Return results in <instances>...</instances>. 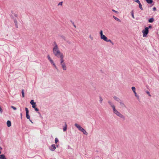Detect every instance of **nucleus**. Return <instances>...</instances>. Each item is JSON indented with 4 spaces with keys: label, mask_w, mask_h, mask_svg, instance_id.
<instances>
[{
    "label": "nucleus",
    "mask_w": 159,
    "mask_h": 159,
    "mask_svg": "<svg viewBox=\"0 0 159 159\" xmlns=\"http://www.w3.org/2000/svg\"><path fill=\"white\" fill-rule=\"evenodd\" d=\"M108 104L112 108L113 112L114 114L123 119H125V116L119 112L116 108L115 106L111 101H108Z\"/></svg>",
    "instance_id": "1"
},
{
    "label": "nucleus",
    "mask_w": 159,
    "mask_h": 159,
    "mask_svg": "<svg viewBox=\"0 0 159 159\" xmlns=\"http://www.w3.org/2000/svg\"><path fill=\"white\" fill-rule=\"evenodd\" d=\"M52 51L54 56L57 57L63 54L60 51L58 46L55 42H54L52 44Z\"/></svg>",
    "instance_id": "2"
},
{
    "label": "nucleus",
    "mask_w": 159,
    "mask_h": 159,
    "mask_svg": "<svg viewBox=\"0 0 159 159\" xmlns=\"http://www.w3.org/2000/svg\"><path fill=\"white\" fill-rule=\"evenodd\" d=\"M99 34L101 39L103 40L106 42H109L112 45L114 44L113 43L111 40L108 39V38L104 35L103 34V31L102 30H100Z\"/></svg>",
    "instance_id": "3"
},
{
    "label": "nucleus",
    "mask_w": 159,
    "mask_h": 159,
    "mask_svg": "<svg viewBox=\"0 0 159 159\" xmlns=\"http://www.w3.org/2000/svg\"><path fill=\"white\" fill-rule=\"evenodd\" d=\"M47 57L48 59V60L49 61L50 63L53 66V67H54L56 69H57V66H56V64L53 61L51 58L50 55H48L47 56Z\"/></svg>",
    "instance_id": "4"
},
{
    "label": "nucleus",
    "mask_w": 159,
    "mask_h": 159,
    "mask_svg": "<svg viewBox=\"0 0 159 159\" xmlns=\"http://www.w3.org/2000/svg\"><path fill=\"white\" fill-rule=\"evenodd\" d=\"M149 32L148 30V28L147 27H146L145 28V29L143 30L142 31V32L143 33V36L144 37H146L147 34H148Z\"/></svg>",
    "instance_id": "5"
},
{
    "label": "nucleus",
    "mask_w": 159,
    "mask_h": 159,
    "mask_svg": "<svg viewBox=\"0 0 159 159\" xmlns=\"http://www.w3.org/2000/svg\"><path fill=\"white\" fill-rule=\"evenodd\" d=\"M64 56L63 54L59 55L58 58H60V64H62L65 63L64 62Z\"/></svg>",
    "instance_id": "6"
},
{
    "label": "nucleus",
    "mask_w": 159,
    "mask_h": 159,
    "mask_svg": "<svg viewBox=\"0 0 159 159\" xmlns=\"http://www.w3.org/2000/svg\"><path fill=\"white\" fill-rule=\"evenodd\" d=\"M56 146L54 144H52L51 146L49 147V149L51 151H54L56 149Z\"/></svg>",
    "instance_id": "7"
},
{
    "label": "nucleus",
    "mask_w": 159,
    "mask_h": 159,
    "mask_svg": "<svg viewBox=\"0 0 159 159\" xmlns=\"http://www.w3.org/2000/svg\"><path fill=\"white\" fill-rule=\"evenodd\" d=\"M75 126L80 131H81V130H82L83 129V128L81 126V125L77 123H75Z\"/></svg>",
    "instance_id": "8"
},
{
    "label": "nucleus",
    "mask_w": 159,
    "mask_h": 159,
    "mask_svg": "<svg viewBox=\"0 0 159 159\" xmlns=\"http://www.w3.org/2000/svg\"><path fill=\"white\" fill-rule=\"evenodd\" d=\"M61 67L64 70H66L67 69V67L65 63L60 64Z\"/></svg>",
    "instance_id": "9"
},
{
    "label": "nucleus",
    "mask_w": 159,
    "mask_h": 159,
    "mask_svg": "<svg viewBox=\"0 0 159 159\" xmlns=\"http://www.w3.org/2000/svg\"><path fill=\"white\" fill-rule=\"evenodd\" d=\"M120 106L122 108H125L126 107V106L124 103L122 101H120Z\"/></svg>",
    "instance_id": "10"
},
{
    "label": "nucleus",
    "mask_w": 159,
    "mask_h": 159,
    "mask_svg": "<svg viewBox=\"0 0 159 159\" xmlns=\"http://www.w3.org/2000/svg\"><path fill=\"white\" fill-rule=\"evenodd\" d=\"M114 99L117 102H119L120 101V98L116 96L113 97Z\"/></svg>",
    "instance_id": "11"
},
{
    "label": "nucleus",
    "mask_w": 159,
    "mask_h": 159,
    "mask_svg": "<svg viewBox=\"0 0 159 159\" xmlns=\"http://www.w3.org/2000/svg\"><path fill=\"white\" fill-rule=\"evenodd\" d=\"M81 131L84 134L86 135H87V132L84 128L82 130H81Z\"/></svg>",
    "instance_id": "12"
},
{
    "label": "nucleus",
    "mask_w": 159,
    "mask_h": 159,
    "mask_svg": "<svg viewBox=\"0 0 159 159\" xmlns=\"http://www.w3.org/2000/svg\"><path fill=\"white\" fill-rule=\"evenodd\" d=\"M103 99L102 97L101 96L99 97V102L100 104H102V102Z\"/></svg>",
    "instance_id": "13"
},
{
    "label": "nucleus",
    "mask_w": 159,
    "mask_h": 159,
    "mask_svg": "<svg viewBox=\"0 0 159 159\" xmlns=\"http://www.w3.org/2000/svg\"><path fill=\"white\" fill-rule=\"evenodd\" d=\"M7 125L8 127H10L11 125V122L10 120H8L7 123Z\"/></svg>",
    "instance_id": "14"
},
{
    "label": "nucleus",
    "mask_w": 159,
    "mask_h": 159,
    "mask_svg": "<svg viewBox=\"0 0 159 159\" xmlns=\"http://www.w3.org/2000/svg\"><path fill=\"white\" fill-rule=\"evenodd\" d=\"M113 17L116 20H117V21H118V22H121V20H120L118 18L116 17V16H113Z\"/></svg>",
    "instance_id": "15"
},
{
    "label": "nucleus",
    "mask_w": 159,
    "mask_h": 159,
    "mask_svg": "<svg viewBox=\"0 0 159 159\" xmlns=\"http://www.w3.org/2000/svg\"><path fill=\"white\" fill-rule=\"evenodd\" d=\"M67 130V125L66 123H65V126L63 127V130L64 131H65Z\"/></svg>",
    "instance_id": "16"
},
{
    "label": "nucleus",
    "mask_w": 159,
    "mask_h": 159,
    "mask_svg": "<svg viewBox=\"0 0 159 159\" xmlns=\"http://www.w3.org/2000/svg\"><path fill=\"white\" fill-rule=\"evenodd\" d=\"M0 159H6L5 155L4 154L0 155Z\"/></svg>",
    "instance_id": "17"
},
{
    "label": "nucleus",
    "mask_w": 159,
    "mask_h": 159,
    "mask_svg": "<svg viewBox=\"0 0 159 159\" xmlns=\"http://www.w3.org/2000/svg\"><path fill=\"white\" fill-rule=\"evenodd\" d=\"M154 19L152 18L148 20V22L150 23H152L154 21Z\"/></svg>",
    "instance_id": "18"
},
{
    "label": "nucleus",
    "mask_w": 159,
    "mask_h": 159,
    "mask_svg": "<svg viewBox=\"0 0 159 159\" xmlns=\"http://www.w3.org/2000/svg\"><path fill=\"white\" fill-rule=\"evenodd\" d=\"M30 103L32 105H35L36 103L34 102V101L33 100H31L30 102Z\"/></svg>",
    "instance_id": "19"
},
{
    "label": "nucleus",
    "mask_w": 159,
    "mask_h": 159,
    "mask_svg": "<svg viewBox=\"0 0 159 159\" xmlns=\"http://www.w3.org/2000/svg\"><path fill=\"white\" fill-rule=\"evenodd\" d=\"M146 1L149 4H151L153 2L152 0H146Z\"/></svg>",
    "instance_id": "20"
},
{
    "label": "nucleus",
    "mask_w": 159,
    "mask_h": 159,
    "mask_svg": "<svg viewBox=\"0 0 159 159\" xmlns=\"http://www.w3.org/2000/svg\"><path fill=\"white\" fill-rule=\"evenodd\" d=\"M89 39L91 40H93V37L92 36V35L91 34H90L89 35Z\"/></svg>",
    "instance_id": "21"
},
{
    "label": "nucleus",
    "mask_w": 159,
    "mask_h": 159,
    "mask_svg": "<svg viewBox=\"0 0 159 159\" xmlns=\"http://www.w3.org/2000/svg\"><path fill=\"white\" fill-rule=\"evenodd\" d=\"M135 96L137 98H139V95L137 94V93H136V91L134 92Z\"/></svg>",
    "instance_id": "22"
},
{
    "label": "nucleus",
    "mask_w": 159,
    "mask_h": 159,
    "mask_svg": "<svg viewBox=\"0 0 159 159\" xmlns=\"http://www.w3.org/2000/svg\"><path fill=\"white\" fill-rule=\"evenodd\" d=\"M59 141L58 139L57 138H56L55 139V143L56 144H57Z\"/></svg>",
    "instance_id": "23"
},
{
    "label": "nucleus",
    "mask_w": 159,
    "mask_h": 159,
    "mask_svg": "<svg viewBox=\"0 0 159 159\" xmlns=\"http://www.w3.org/2000/svg\"><path fill=\"white\" fill-rule=\"evenodd\" d=\"M21 93L22 95V96L23 98H24L25 97V95H24V90L23 89H22L21 91Z\"/></svg>",
    "instance_id": "24"
},
{
    "label": "nucleus",
    "mask_w": 159,
    "mask_h": 159,
    "mask_svg": "<svg viewBox=\"0 0 159 159\" xmlns=\"http://www.w3.org/2000/svg\"><path fill=\"white\" fill-rule=\"evenodd\" d=\"M132 90L133 91V92H135L136 89L134 87H132L131 88Z\"/></svg>",
    "instance_id": "25"
},
{
    "label": "nucleus",
    "mask_w": 159,
    "mask_h": 159,
    "mask_svg": "<svg viewBox=\"0 0 159 159\" xmlns=\"http://www.w3.org/2000/svg\"><path fill=\"white\" fill-rule=\"evenodd\" d=\"M139 8L141 10H143V7H142V4H141V3H139Z\"/></svg>",
    "instance_id": "26"
},
{
    "label": "nucleus",
    "mask_w": 159,
    "mask_h": 159,
    "mask_svg": "<svg viewBox=\"0 0 159 159\" xmlns=\"http://www.w3.org/2000/svg\"><path fill=\"white\" fill-rule=\"evenodd\" d=\"M25 110L26 112V114H29V110L27 107L25 108Z\"/></svg>",
    "instance_id": "27"
},
{
    "label": "nucleus",
    "mask_w": 159,
    "mask_h": 159,
    "mask_svg": "<svg viewBox=\"0 0 159 159\" xmlns=\"http://www.w3.org/2000/svg\"><path fill=\"white\" fill-rule=\"evenodd\" d=\"M131 15H132V17L133 18H134V12H133V11H131Z\"/></svg>",
    "instance_id": "28"
},
{
    "label": "nucleus",
    "mask_w": 159,
    "mask_h": 159,
    "mask_svg": "<svg viewBox=\"0 0 159 159\" xmlns=\"http://www.w3.org/2000/svg\"><path fill=\"white\" fill-rule=\"evenodd\" d=\"M26 117L28 119H30V116L29 115V114H26Z\"/></svg>",
    "instance_id": "29"
},
{
    "label": "nucleus",
    "mask_w": 159,
    "mask_h": 159,
    "mask_svg": "<svg viewBox=\"0 0 159 159\" xmlns=\"http://www.w3.org/2000/svg\"><path fill=\"white\" fill-rule=\"evenodd\" d=\"M11 107L14 110H16L17 108L13 106H11Z\"/></svg>",
    "instance_id": "30"
},
{
    "label": "nucleus",
    "mask_w": 159,
    "mask_h": 159,
    "mask_svg": "<svg viewBox=\"0 0 159 159\" xmlns=\"http://www.w3.org/2000/svg\"><path fill=\"white\" fill-rule=\"evenodd\" d=\"M146 92L148 95L150 97L151 96L149 91H147Z\"/></svg>",
    "instance_id": "31"
},
{
    "label": "nucleus",
    "mask_w": 159,
    "mask_h": 159,
    "mask_svg": "<svg viewBox=\"0 0 159 159\" xmlns=\"http://www.w3.org/2000/svg\"><path fill=\"white\" fill-rule=\"evenodd\" d=\"M112 11L113 12H115V13H116L117 14H118V13H119V12H118V11H116L115 10H114V9H112Z\"/></svg>",
    "instance_id": "32"
},
{
    "label": "nucleus",
    "mask_w": 159,
    "mask_h": 159,
    "mask_svg": "<svg viewBox=\"0 0 159 159\" xmlns=\"http://www.w3.org/2000/svg\"><path fill=\"white\" fill-rule=\"evenodd\" d=\"M134 1L137 3H138V4H139L140 3V2L139 0H135Z\"/></svg>",
    "instance_id": "33"
},
{
    "label": "nucleus",
    "mask_w": 159,
    "mask_h": 159,
    "mask_svg": "<svg viewBox=\"0 0 159 159\" xmlns=\"http://www.w3.org/2000/svg\"><path fill=\"white\" fill-rule=\"evenodd\" d=\"M62 2H60L58 4V5H61V6H62Z\"/></svg>",
    "instance_id": "34"
},
{
    "label": "nucleus",
    "mask_w": 159,
    "mask_h": 159,
    "mask_svg": "<svg viewBox=\"0 0 159 159\" xmlns=\"http://www.w3.org/2000/svg\"><path fill=\"white\" fill-rule=\"evenodd\" d=\"M0 112L1 113H2V110L0 107Z\"/></svg>",
    "instance_id": "35"
},
{
    "label": "nucleus",
    "mask_w": 159,
    "mask_h": 159,
    "mask_svg": "<svg viewBox=\"0 0 159 159\" xmlns=\"http://www.w3.org/2000/svg\"><path fill=\"white\" fill-rule=\"evenodd\" d=\"M34 109H35V111H39V109L38 108H37L36 107V108H34Z\"/></svg>",
    "instance_id": "36"
},
{
    "label": "nucleus",
    "mask_w": 159,
    "mask_h": 159,
    "mask_svg": "<svg viewBox=\"0 0 159 159\" xmlns=\"http://www.w3.org/2000/svg\"><path fill=\"white\" fill-rule=\"evenodd\" d=\"M32 107L33 108H36V105H32Z\"/></svg>",
    "instance_id": "37"
},
{
    "label": "nucleus",
    "mask_w": 159,
    "mask_h": 159,
    "mask_svg": "<svg viewBox=\"0 0 159 159\" xmlns=\"http://www.w3.org/2000/svg\"><path fill=\"white\" fill-rule=\"evenodd\" d=\"M14 22H15V23L16 24V25H17V21L16 20H15Z\"/></svg>",
    "instance_id": "38"
},
{
    "label": "nucleus",
    "mask_w": 159,
    "mask_h": 159,
    "mask_svg": "<svg viewBox=\"0 0 159 159\" xmlns=\"http://www.w3.org/2000/svg\"><path fill=\"white\" fill-rule=\"evenodd\" d=\"M153 11H155L156 10V8L155 7H154L153 8Z\"/></svg>",
    "instance_id": "39"
},
{
    "label": "nucleus",
    "mask_w": 159,
    "mask_h": 159,
    "mask_svg": "<svg viewBox=\"0 0 159 159\" xmlns=\"http://www.w3.org/2000/svg\"><path fill=\"white\" fill-rule=\"evenodd\" d=\"M152 27V26L151 25H150L148 27V29L149 28H151Z\"/></svg>",
    "instance_id": "40"
},
{
    "label": "nucleus",
    "mask_w": 159,
    "mask_h": 159,
    "mask_svg": "<svg viewBox=\"0 0 159 159\" xmlns=\"http://www.w3.org/2000/svg\"><path fill=\"white\" fill-rule=\"evenodd\" d=\"M29 120H30V121L32 123H33L32 121L30 119H29Z\"/></svg>",
    "instance_id": "41"
},
{
    "label": "nucleus",
    "mask_w": 159,
    "mask_h": 159,
    "mask_svg": "<svg viewBox=\"0 0 159 159\" xmlns=\"http://www.w3.org/2000/svg\"><path fill=\"white\" fill-rule=\"evenodd\" d=\"M20 116H21V118H22V114L21 113H20Z\"/></svg>",
    "instance_id": "42"
},
{
    "label": "nucleus",
    "mask_w": 159,
    "mask_h": 159,
    "mask_svg": "<svg viewBox=\"0 0 159 159\" xmlns=\"http://www.w3.org/2000/svg\"><path fill=\"white\" fill-rule=\"evenodd\" d=\"M2 147H0V150H2Z\"/></svg>",
    "instance_id": "43"
},
{
    "label": "nucleus",
    "mask_w": 159,
    "mask_h": 159,
    "mask_svg": "<svg viewBox=\"0 0 159 159\" xmlns=\"http://www.w3.org/2000/svg\"><path fill=\"white\" fill-rule=\"evenodd\" d=\"M74 27H75V28L76 27V26H75V25H74Z\"/></svg>",
    "instance_id": "44"
},
{
    "label": "nucleus",
    "mask_w": 159,
    "mask_h": 159,
    "mask_svg": "<svg viewBox=\"0 0 159 159\" xmlns=\"http://www.w3.org/2000/svg\"><path fill=\"white\" fill-rule=\"evenodd\" d=\"M56 146H57V147H58V145H57Z\"/></svg>",
    "instance_id": "45"
}]
</instances>
